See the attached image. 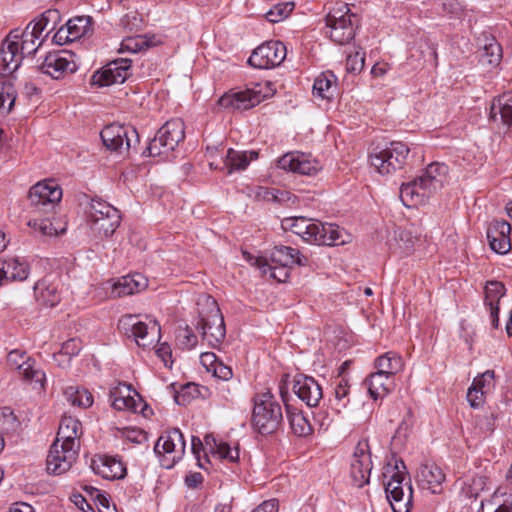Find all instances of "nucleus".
<instances>
[{
	"label": "nucleus",
	"mask_w": 512,
	"mask_h": 512,
	"mask_svg": "<svg viewBox=\"0 0 512 512\" xmlns=\"http://www.w3.org/2000/svg\"><path fill=\"white\" fill-rule=\"evenodd\" d=\"M282 226L300 236L305 242L315 245H343L349 239V234L343 228L305 217L286 218Z\"/></svg>",
	"instance_id": "f257e3e1"
},
{
	"label": "nucleus",
	"mask_w": 512,
	"mask_h": 512,
	"mask_svg": "<svg viewBox=\"0 0 512 512\" xmlns=\"http://www.w3.org/2000/svg\"><path fill=\"white\" fill-rule=\"evenodd\" d=\"M448 167L443 163H432L417 179L402 184L400 198L405 206L424 204L426 199L440 191L447 181Z\"/></svg>",
	"instance_id": "f03ea898"
},
{
	"label": "nucleus",
	"mask_w": 512,
	"mask_h": 512,
	"mask_svg": "<svg viewBox=\"0 0 512 512\" xmlns=\"http://www.w3.org/2000/svg\"><path fill=\"white\" fill-rule=\"evenodd\" d=\"M197 305L200 318L197 327L201 329L202 339L211 347L219 346L225 339L226 328L216 300L210 295H202Z\"/></svg>",
	"instance_id": "7ed1b4c3"
},
{
	"label": "nucleus",
	"mask_w": 512,
	"mask_h": 512,
	"mask_svg": "<svg viewBox=\"0 0 512 512\" xmlns=\"http://www.w3.org/2000/svg\"><path fill=\"white\" fill-rule=\"evenodd\" d=\"M252 426L262 435H269L278 430L283 415L280 404L270 391L258 393L253 398Z\"/></svg>",
	"instance_id": "20e7f679"
},
{
	"label": "nucleus",
	"mask_w": 512,
	"mask_h": 512,
	"mask_svg": "<svg viewBox=\"0 0 512 512\" xmlns=\"http://www.w3.org/2000/svg\"><path fill=\"white\" fill-rule=\"evenodd\" d=\"M406 466L402 460H395L384 467L383 477L387 479L385 492L393 512H409L412 502V487L403 490V481L406 478Z\"/></svg>",
	"instance_id": "39448f33"
},
{
	"label": "nucleus",
	"mask_w": 512,
	"mask_h": 512,
	"mask_svg": "<svg viewBox=\"0 0 512 512\" xmlns=\"http://www.w3.org/2000/svg\"><path fill=\"white\" fill-rule=\"evenodd\" d=\"M358 22V16L347 4H340L326 16V34L339 45L347 44L354 38Z\"/></svg>",
	"instance_id": "423d86ee"
},
{
	"label": "nucleus",
	"mask_w": 512,
	"mask_h": 512,
	"mask_svg": "<svg viewBox=\"0 0 512 512\" xmlns=\"http://www.w3.org/2000/svg\"><path fill=\"white\" fill-rule=\"evenodd\" d=\"M118 209L101 199H92L87 210L91 230L105 237L111 236L120 224Z\"/></svg>",
	"instance_id": "0eeeda50"
},
{
	"label": "nucleus",
	"mask_w": 512,
	"mask_h": 512,
	"mask_svg": "<svg viewBox=\"0 0 512 512\" xmlns=\"http://www.w3.org/2000/svg\"><path fill=\"white\" fill-rule=\"evenodd\" d=\"M275 91L274 85L266 81L244 91L225 94L219 99V104L224 108L247 110L272 96Z\"/></svg>",
	"instance_id": "6e6552de"
},
{
	"label": "nucleus",
	"mask_w": 512,
	"mask_h": 512,
	"mask_svg": "<svg viewBox=\"0 0 512 512\" xmlns=\"http://www.w3.org/2000/svg\"><path fill=\"white\" fill-rule=\"evenodd\" d=\"M184 122L181 119L167 121L150 141L144 155L158 156L173 151L185 137Z\"/></svg>",
	"instance_id": "1a4fd4ad"
},
{
	"label": "nucleus",
	"mask_w": 512,
	"mask_h": 512,
	"mask_svg": "<svg viewBox=\"0 0 512 512\" xmlns=\"http://www.w3.org/2000/svg\"><path fill=\"white\" fill-rule=\"evenodd\" d=\"M409 151L405 143L391 142L386 148L372 152L370 162L379 174L389 175L404 166Z\"/></svg>",
	"instance_id": "9d476101"
},
{
	"label": "nucleus",
	"mask_w": 512,
	"mask_h": 512,
	"mask_svg": "<svg viewBox=\"0 0 512 512\" xmlns=\"http://www.w3.org/2000/svg\"><path fill=\"white\" fill-rule=\"evenodd\" d=\"M7 364L10 369L18 372V376L36 389H44L46 376L37 363L25 351L18 349L8 353Z\"/></svg>",
	"instance_id": "9b49d317"
},
{
	"label": "nucleus",
	"mask_w": 512,
	"mask_h": 512,
	"mask_svg": "<svg viewBox=\"0 0 512 512\" xmlns=\"http://www.w3.org/2000/svg\"><path fill=\"white\" fill-rule=\"evenodd\" d=\"M100 136L107 149L121 154L139 144V134L132 126L111 124L101 131Z\"/></svg>",
	"instance_id": "f8f14e48"
},
{
	"label": "nucleus",
	"mask_w": 512,
	"mask_h": 512,
	"mask_svg": "<svg viewBox=\"0 0 512 512\" xmlns=\"http://www.w3.org/2000/svg\"><path fill=\"white\" fill-rule=\"evenodd\" d=\"M119 325L125 333L131 332L134 341L139 347H150L160 339L161 329L156 321H151L150 324H147L139 321L135 315H126L120 319Z\"/></svg>",
	"instance_id": "ddd939ff"
},
{
	"label": "nucleus",
	"mask_w": 512,
	"mask_h": 512,
	"mask_svg": "<svg viewBox=\"0 0 512 512\" xmlns=\"http://www.w3.org/2000/svg\"><path fill=\"white\" fill-rule=\"evenodd\" d=\"M287 50L280 41H268L258 46L248 59V64L258 69L279 66L286 58Z\"/></svg>",
	"instance_id": "4468645a"
},
{
	"label": "nucleus",
	"mask_w": 512,
	"mask_h": 512,
	"mask_svg": "<svg viewBox=\"0 0 512 512\" xmlns=\"http://www.w3.org/2000/svg\"><path fill=\"white\" fill-rule=\"evenodd\" d=\"M79 449L78 446L61 444L55 440L46 459L48 473L61 475L69 471L78 457Z\"/></svg>",
	"instance_id": "2eb2a0df"
},
{
	"label": "nucleus",
	"mask_w": 512,
	"mask_h": 512,
	"mask_svg": "<svg viewBox=\"0 0 512 512\" xmlns=\"http://www.w3.org/2000/svg\"><path fill=\"white\" fill-rule=\"evenodd\" d=\"M372 470L371 451L368 440H360L354 450L351 465L350 476L353 484L361 488L369 482Z\"/></svg>",
	"instance_id": "dca6fc26"
},
{
	"label": "nucleus",
	"mask_w": 512,
	"mask_h": 512,
	"mask_svg": "<svg viewBox=\"0 0 512 512\" xmlns=\"http://www.w3.org/2000/svg\"><path fill=\"white\" fill-rule=\"evenodd\" d=\"M185 440L184 436L179 429H171L165 431L157 440L154 451L159 455H171L167 458L170 463L162 464L166 468H171L177 461H179L185 453Z\"/></svg>",
	"instance_id": "f3484780"
},
{
	"label": "nucleus",
	"mask_w": 512,
	"mask_h": 512,
	"mask_svg": "<svg viewBox=\"0 0 512 512\" xmlns=\"http://www.w3.org/2000/svg\"><path fill=\"white\" fill-rule=\"evenodd\" d=\"M28 197L31 205L52 210L62 198V189L54 180H44L30 188Z\"/></svg>",
	"instance_id": "a211bd4d"
},
{
	"label": "nucleus",
	"mask_w": 512,
	"mask_h": 512,
	"mask_svg": "<svg viewBox=\"0 0 512 512\" xmlns=\"http://www.w3.org/2000/svg\"><path fill=\"white\" fill-rule=\"evenodd\" d=\"M19 30L11 31L0 48V74L10 75L15 72L23 59L19 53Z\"/></svg>",
	"instance_id": "6ab92c4d"
},
{
	"label": "nucleus",
	"mask_w": 512,
	"mask_h": 512,
	"mask_svg": "<svg viewBox=\"0 0 512 512\" xmlns=\"http://www.w3.org/2000/svg\"><path fill=\"white\" fill-rule=\"evenodd\" d=\"M130 68V59L121 58L114 60L92 76L93 84L98 86L122 84L130 75Z\"/></svg>",
	"instance_id": "aec40b11"
},
{
	"label": "nucleus",
	"mask_w": 512,
	"mask_h": 512,
	"mask_svg": "<svg viewBox=\"0 0 512 512\" xmlns=\"http://www.w3.org/2000/svg\"><path fill=\"white\" fill-rule=\"evenodd\" d=\"M76 63L72 59V55L65 52L49 53L39 66V70L52 77L60 79L67 73H73L76 70Z\"/></svg>",
	"instance_id": "412c9836"
},
{
	"label": "nucleus",
	"mask_w": 512,
	"mask_h": 512,
	"mask_svg": "<svg viewBox=\"0 0 512 512\" xmlns=\"http://www.w3.org/2000/svg\"><path fill=\"white\" fill-rule=\"evenodd\" d=\"M280 169L302 175H315L321 170L320 163L309 155L299 152L287 153L278 160Z\"/></svg>",
	"instance_id": "4be33fe9"
},
{
	"label": "nucleus",
	"mask_w": 512,
	"mask_h": 512,
	"mask_svg": "<svg viewBox=\"0 0 512 512\" xmlns=\"http://www.w3.org/2000/svg\"><path fill=\"white\" fill-rule=\"evenodd\" d=\"M104 285L105 289L111 290L110 296L117 298L141 292L148 286V280L142 274L135 273L123 276L114 283L108 281Z\"/></svg>",
	"instance_id": "5701e85b"
},
{
	"label": "nucleus",
	"mask_w": 512,
	"mask_h": 512,
	"mask_svg": "<svg viewBox=\"0 0 512 512\" xmlns=\"http://www.w3.org/2000/svg\"><path fill=\"white\" fill-rule=\"evenodd\" d=\"M294 393L309 407H316L323 397L322 387L310 376L297 375L293 381Z\"/></svg>",
	"instance_id": "b1692460"
},
{
	"label": "nucleus",
	"mask_w": 512,
	"mask_h": 512,
	"mask_svg": "<svg viewBox=\"0 0 512 512\" xmlns=\"http://www.w3.org/2000/svg\"><path fill=\"white\" fill-rule=\"evenodd\" d=\"M495 388V374L493 370H487L474 378L468 389L467 400L473 408L483 405L485 396Z\"/></svg>",
	"instance_id": "393cba45"
},
{
	"label": "nucleus",
	"mask_w": 512,
	"mask_h": 512,
	"mask_svg": "<svg viewBox=\"0 0 512 512\" xmlns=\"http://www.w3.org/2000/svg\"><path fill=\"white\" fill-rule=\"evenodd\" d=\"M93 471L108 480L122 479L126 475V467L114 456L97 455L92 459Z\"/></svg>",
	"instance_id": "a878e982"
},
{
	"label": "nucleus",
	"mask_w": 512,
	"mask_h": 512,
	"mask_svg": "<svg viewBox=\"0 0 512 512\" xmlns=\"http://www.w3.org/2000/svg\"><path fill=\"white\" fill-rule=\"evenodd\" d=\"M510 231L511 226L506 221H495L490 225L487 238L493 251L505 254L510 250Z\"/></svg>",
	"instance_id": "bb28decb"
},
{
	"label": "nucleus",
	"mask_w": 512,
	"mask_h": 512,
	"mask_svg": "<svg viewBox=\"0 0 512 512\" xmlns=\"http://www.w3.org/2000/svg\"><path fill=\"white\" fill-rule=\"evenodd\" d=\"M419 485L433 494L442 491V483L445 480V474L436 464L427 463L420 467L418 475Z\"/></svg>",
	"instance_id": "cd10ccee"
},
{
	"label": "nucleus",
	"mask_w": 512,
	"mask_h": 512,
	"mask_svg": "<svg viewBox=\"0 0 512 512\" xmlns=\"http://www.w3.org/2000/svg\"><path fill=\"white\" fill-rule=\"evenodd\" d=\"M505 295L501 282L489 281L485 286V305L489 308L493 328L499 327V301Z\"/></svg>",
	"instance_id": "c85d7f7f"
},
{
	"label": "nucleus",
	"mask_w": 512,
	"mask_h": 512,
	"mask_svg": "<svg viewBox=\"0 0 512 512\" xmlns=\"http://www.w3.org/2000/svg\"><path fill=\"white\" fill-rule=\"evenodd\" d=\"M82 434V426L79 420L65 416L61 419L55 440L61 444L78 446L80 448L79 437Z\"/></svg>",
	"instance_id": "c756f323"
},
{
	"label": "nucleus",
	"mask_w": 512,
	"mask_h": 512,
	"mask_svg": "<svg viewBox=\"0 0 512 512\" xmlns=\"http://www.w3.org/2000/svg\"><path fill=\"white\" fill-rule=\"evenodd\" d=\"M271 260L284 268L293 265L306 266L308 264V258L301 255L299 250L284 245L274 247L271 252Z\"/></svg>",
	"instance_id": "7c9ffc66"
},
{
	"label": "nucleus",
	"mask_w": 512,
	"mask_h": 512,
	"mask_svg": "<svg viewBox=\"0 0 512 512\" xmlns=\"http://www.w3.org/2000/svg\"><path fill=\"white\" fill-rule=\"evenodd\" d=\"M364 384L374 400L385 397L394 388L393 378L377 372L371 373Z\"/></svg>",
	"instance_id": "2f4dec72"
},
{
	"label": "nucleus",
	"mask_w": 512,
	"mask_h": 512,
	"mask_svg": "<svg viewBox=\"0 0 512 512\" xmlns=\"http://www.w3.org/2000/svg\"><path fill=\"white\" fill-rule=\"evenodd\" d=\"M490 118L507 126L512 124V93L503 94L493 101Z\"/></svg>",
	"instance_id": "473e14b6"
},
{
	"label": "nucleus",
	"mask_w": 512,
	"mask_h": 512,
	"mask_svg": "<svg viewBox=\"0 0 512 512\" xmlns=\"http://www.w3.org/2000/svg\"><path fill=\"white\" fill-rule=\"evenodd\" d=\"M257 158L258 152L256 151H236L230 148L227 151L224 166L227 169V173L232 174L235 171L245 170L249 163Z\"/></svg>",
	"instance_id": "72a5a7b5"
},
{
	"label": "nucleus",
	"mask_w": 512,
	"mask_h": 512,
	"mask_svg": "<svg viewBox=\"0 0 512 512\" xmlns=\"http://www.w3.org/2000/svg\"><path fill=\"white\" fill-rule=\"evenodd\" d=\"M337 89L336 76L331 71L321 73L314 81L313 95L323 100L334 97Z\"/></svg>",
	"instance_id": "f704fd0d"
},
{
	"label": "nucleus",
	"mask_w": 512,
	"mask_h": 512,
	"mask_svg": "<svg viewBox=\"0 0 512 512\" xmlns=\"http://www.w3.org/2000/svg\"><path fill=\"white\" fill-rule=\"evenodd\" d=\"M205 446L212 455L218 456L219 459L229 462H236L239 459L238 447L231 448L230 445L223 441H218L212 435H206L204 438Z\"/></svg>",
	"instance_id": "c9c22d12"
},
{
	"label": "nucleus",
	"mask_w": 512,
	"mask_h": 512,
	"mask_svg": "<svg viewBox=\"0 0 512 512\" xmlns=\"http://www.w3.org/2000/svg\"><path fill=\"white\" fill-rule=\"evenodd\" d=\"M33 289L35 299L41 306L52 308L60 302V293L55 285L39 281L34 285Z\"/></svg>",
	"instance_id": "e433bc0d"
},
{
	"label": "nucleus",
	"mask_w": 512,
	"mask_h": 512,
	"mask_svg": "<svg viewBox=\"0 0 512 512\" xmlns=\"http://www.w3.org/2000/svg\"><path fill=\"white\" fill-rule=\"evenodd\" d=\"M375 368L377 373L393 378L394 375L403 370L404 362L402 357L396 353L387 352L375 360Z\"/></svg>",
	"instance_id": "4c0bfd02"
},
{
	"label": "nucleus",
	"mask_w": 512,
	"mask_h": 512,
	"mask_svg": "<svg viewBox=\"0 0 512 512\" xmlns=\"http://www.w3.org/2000/svg\"><path fill=\"white\" fill-rule=\"evenodd\" d=\"M287 408V418L292 432L299 437H305L312 433L313 429L309 420L297 409Z\"/></svg>",
	"instance_id": "58836bf2"
},
{
	"label": "nucleus",
	"mask_w": 512,
	"mask_h": 512,
	"mask_svg": "<svg viewBox=\"0 0 512 512\" xmlns=\"http://www.w3.org/2000/svg\"><path fill=\"white\" fill-rule=\"evenodd\" d=\"M10 281H23L29 275V265L17 257L1 260Z\"/></svg>",
	"instance_id": "ea45409f"
},
{
	"label": "nucleus",
	"mask_w": 512,
	"mask_h": 512,
	"mask_svg": "<svg viewBox=\"0 0 512 512\" xmlns=\"http://www.w3.org/2000/svg\"><path fill=\"white\" fill-rule=\"evenodd\" d=\"M58 18V12L55 10H47L42 13L38 18L31 21L28 25L30 26V32H34V36H37L39 39H45V36H42L44 31H51L54 29V23ZM49 32H47L48 34Z\"/></svg>",
	"instance_id": "a19ab883"
},
{
	"label": "nucleus",
	"mask_w": 512,
	"mask_h": 512,
	"mask_svg": "<svg viewBox=\"0 0 512 512\" xmlns=\"http://www.w3.org/2000/svg\"><path fill=\"white\" fill-rule=\"evenodd\" d=\"M124 388L127 390V394L124 395L121 388H116L114 391L110 394L111 403L114 409L116 410H131L136 412L138 409V406L141 404L140 401H136L131 395H130V389L128 386L123 385Z\"/></svg>",
	"instance_id": "79ce46f5"
},
{
	"label": "nucleus",
	"mask_w": 512,
	"mask_h": 512,
	"mask_svg": "<svg viewBox=\"0 0 512 512\" xmlns=\"http://www.w3.org/2000/svg\"><path fill=\"white\" fill-rule=\"evenodd\" d=\"M30 26L22 32L19 31V53L24 58L26 55L34 54L43 43V39L34 36V32H30Z\"/></svg>",
	"instance_id": "37998d69"
},
{
	"label": "nucleus",
	"mask_w": 512,
	"mask_h": 512,
	"mask_svg": "<svg viewBox=\"0 0 512 512\" xmlns=\"http://www.w3.org/2000/svg\"><path fill=\"white\" fill-rule=\"evenodd\" d=\"M65 398L73 406L88 408L93 403V397L86 389H81L78 386H69L64 390Z\"/></svg>",
	"instance_id": "c03bdc74"
},
{
	"label": "nucleus",
	"mask_w": 512,
	"mask_h": 512,
	"mask_svg": "<svg viewBox=\"0 0 512 512\" xmlns=\"http://www.w3.org/2000/svg\"><path fill=\"white\" fill-rule=\"evenodd\" d=\"M28 226L43 236H57L66 231L65 223L57 225L49 219H31Z\"/></svg>",
	"instance_id": "a18cd8bd"
},
{
	"label": "nucleus",
	"mask_w": 512,
	"mask_h": 512,
	"mask_svg": "<svg viewBox=\"0 0 512 512\" xmlns=\"http://www.w3.org/2000/svg\"><path fill=\"white\" fill-rule=\"evenodd\" d=\"M67 29L73 39L76 41L81 37L87 35L91 31V17L90 16H77L70 19L66 23Z\"/></svg>",
	"instance_id": "49530a36"
},
{
	"label": "nucleus",
	"mask_w": 512,
	"mask_h": 512,
	"mask_svg": "<svg viewBox=\"0 0 512 512\" xmlns=\"http://www.w3.org/2000/svg\"><path fill=\"white\" fill-rule=\"evenodd\" d=\"M502 58V48L494 38H491L485 43L481 53V62L491 66H496L500 63Z\"/></svg>",
	"instance_id": "de8ad7c7"
},
{
	"label": "nucleus",
	"mask_w": 512,
	"mask_h": 512,
	"mask_svg": "<svg viewBox=\"0 0 512 512\" xmlns=\"http://www.w3.org/2000/svg\"><path fill=\"white\" fill-rule=\"evenodd\" d=\"M14 86L9 82H0V111L9 113L15 103Z\"/></svg>",
	"instance_id": "09e8293b"
},
{
	"label": "nucleus",
	"mask_w": 512,
	"mask_h": 512,
	"mask_svg": "<svg viewBox=\"0 0 512 512\" xmlns=\"http://www.w3.org/2000/svg\"><path fill=\"white\" fill-rule=\"evenodd\" d=\"M479 512H512V504L495 494L490 499L482 501Z\"/></svg>",
	"instance_id": "8fccbe9b"
},
{
	"label": "nucleus",
	"mask_w": 512,
	"mask_h": 512,
	"mask_svg": "<svg viewBox=\"0 0 512 512\" xmlns=\"http://www.w3.org/2000/svg\"><path fill=\"white\" fill-rule=\"evenodd\" d=\"M293 8L292 2L276 4L265 13V18L271 23L281 22L289 16Z\"/></svg>",
	"instance_id": "3c124183"
},
{
	"label": "nucleus",
	"mask_w": 512,
	"mask_h": 512,
	"mask_svg": "<svg viewBox=\"0 0 512 512\" xmlns=\"http://www.w3.org/2000/svg\"><path fill=\"white\" fill-rule=\"evenodd\" d=\"M335 400L337 402V410L340 411L341 408H345L349 403V385L348 381L344 378H341L335 386Z\"/></svg>",
	"instance_id": "603ef678"
},
{
	"label": "nucleus",
	"mask_w": 512,
	"mask_h": 512,
	"mask_svg": "<svg viewBox=\"0 0 512 512\" xmlns=\"http://www.w3.org/2000/svg\"><path fill=\"white\" fill-rule=\"evenodd\" d=\"M18 426V421L13 411L9 407L0 409V427L5 431H14Z\"/></svg>",
	"instance_id": "864d4df0"
},
{
	"label": "nucleus",
	"mask_w": 512,
	"mask_h": 512,
	"mask_svg": "<svg viewBox=\"0 0 512 512\" xmlns=\"http://www.w3.org/2000/svg\"><path fill=\"white\" fill-rule=\"evenodd\" d=\"M79 351H80L79 342L76 339H70L62 345V348L59 353L54 354V359H55V361H60L59 358L65 357L66 358L65 361L69 362L70 357L72 355L78 354Z\"/></svg>",
	"instance_id": "5fc2aeb1"
},
{
	"label": "nucleus",
	"mask_w": 512,
	"mask_h": 512,
	"mask_svg": "<svg viewBox=\"0 0 512 512\" xmlns=\"http://www.w3.org/2000/svg\"><path fill=\"white\" fill-rule=\"evenodd\" d=\"M365 63V54L359 51L349 54L346 59V70L351 73L361 72Z\"/></svg>",
	"instance_id": "6e6d98bb"
},
{
	"label": "nucleus",
	"mask_w": 512,
	"mask_h": 512,
	"mask_svg": "<svg viewBox=\"0 0 512 512\" xmlns=\"http://www.w3.org/2000/svg\"><path fill=\"white\" fill-rule=\"evenodd\" d=\"M177 341L182 348L192 349L197 343V337L188 327H186L179 331Z\"/></svg>",
	"instance_id": "4d7b16f0"
},
{
	"label": "nucleus",
	"mask_w": 512,
	"mask_h": 512,
	"mask_svg": "<svg viewBox=\"0 0 512 512\" xmlns=\"http://www.w3.org/2000/svg\"><path fill=\"white\" fill-rule=\"evenodd\" d=\"M144 45H146V42L139 37H127L122 41L120 50L136 53L140 51Z\"/></svg>",
	"instance_id": "13d9d810"
},
{
	"label": "nucleus",
	"mask_w": 512,
	"mask_h": 512,
	"mask_svg": "<svg viewBox=\"0 0 512 512\" xmlns=\"http://www.w3.org/2000/svg\"><path fill=\"white\" fill-rule=\"evenodd\" d=\"M212 373L222 381H228L233 376L231 367L225 365L222 361L215 364V368H213Z\"/></svg>",
	"instance_id": "bf43d9fd"
},
{
	"label": "nucleus",
	"mask_w": 512,
	"mask_h": 512,
	"mask_svg": "<svg viewBox=\"0 0 512 512\" xmlns=\"http://www.w3.org/2000/svg\"><path fill=\"white\" fill-rule=\"evenodd\" d=\"M157 356L161 359L166 367L171 368L173 364L172 351L168 344L163 343L156 349Z\"/></svg>",
	"instance_id": "052dcab7"
},
{
	"label": "nucleus",
	"mask_w": 512,
	"mask_h": 512,
	"mask_svg": "<svg viewBox=\"0 0 512 512\" xmlns=\"http://www.w3.org/2000/svg\"><path fill=\"white\" fill-rule=\"evenodd\" d=\"M276 189L275 188H267L259 186L255 190V197L258 200L267 201V202H273L276 196Z\"/></svg>",
	"instance_id": "680f3d73"
},
{
	"label": "nucleus",
	"mask_w": 512,
	"mask_h": 512,
	"mask_svg": "<svg viewBox=\"0 0 512 512\" xmlns=\"http://www.w3.org/2000/svg\"><path fill=\"white\" fill-rule=\"evenodd\" d=\"M268 271L270 273V277L278 280L279 282H284L288 278V271L284 267L277 269L276 267L264 265L263 273L266 274Z\"/></svg>",
	"instance_id": "e2e57ef3"
},
{
	"label": "nucleus",
	"mask_w": 512,
	"mask_h": 512,
	"mask_svg": "<svg viewBox=\"0 0 512 512\" xmlns=\"http://www.w3.org/2000/svg\"><path fill=\"white\" fill-rule=\"evenodd\" d=\"M53 42L58 45H64L69 42H74L70 33L69 29H67L66 25L60 27L57 32L53 36Z\"/></svg>",
	"instance_id": "0e129e2a"
},
{
	"label": "nucleus",
	"mask_w": 512,
	"mask_h": 512,
	"mask_svg": "<svg viewBox=\"0 0 512 512\" xmlns=\"http://www.w3.org/2000/svg\"><path fill=\"white\" fill-rule=\"evenodd\" d=\"M200 361L208 372H212L213 368H215V364L219 363L221 360H219L214 353L205 352L200 355Z\"/></svg>",
	"instance_id": "69168bd1"
},
{
	"label": "nucleus",
	"mask_w": 512,
	"mask_h": 512,
	"mask_svg": "<svg viewBox=\"0 0 512 512\" xmlns=\"http://www.w3.org/2000/svg\"><path fill=\"white\" fill-rule=\"evenodd\" d=\"M253 512H278V501L276 499L264 501Z\"/></svg>",
	"instance_id": "338daca9"
},
{
	"label": "nucleus",
	"mask_w": 512,
	"mask_h": 512,
	"mask_svg": "<svg viewBox=\"0 0 512 512\" xmlns=\"http://www.w3.org/2000/svg\"><path fill=\"white\" fill-rule=\"evenodd\" d=\"M496 416L494 413H490L478 420V426L486 431L492 430L495 424Z\"/></svg>",
	"instance_id": "774afa93"
}]
</instances>
